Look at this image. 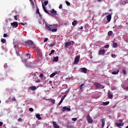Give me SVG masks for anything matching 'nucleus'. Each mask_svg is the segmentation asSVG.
Returning <instances> with one entry per match:
<instances>
[{
	"instance_id": "obj_37",
	"label": "nucleus",
	"mask_w": 128,
	"mask_h": 128,
	"mask_svg": "<svg viewBox=\"0 0 128 128\" xmlns=\"http://www.w3.org/2000/svg\"><path fill=\"white\" fill-rule=\"evenodd\" d=\"M66 4H67V6L70 5V2H68V1H66Z\"/></svg>"
},
{
	"instance_id": "obj_19",
	"label": "nucleus",
	"mask_w": 128,
	"mask_h": 128,
	"mask_svg": "<svg viewBox=\"0 0 128 128\" xmlns=\"http://www.w3.org/2000/svg\"><path fill=\"white\" fill-rule=\"evenodd\" d=\"M36 118H38V120H42V117H40V114H36Z\"/></svg>"
},
{
	"instance_id": "obj_50",
	"label": "nucleus",
	"mask_w": 128,
	"mask_h": 128,
	"mask_svg": "<svg viewBox=\"0 0 128 128\" xmlns=\"http://www.w3.org/2000/svg\"><path fill=\"white\" fill-rule=\"evenodd\" d=\"M40 78H42L44 77V74H40Z\"/></svg>"
},
{
	"instance_id": "obj_18",
	"label": "nucleus",
	"mask_w": 128,
	"mask_h": 128,
	"mask_svg": "<svg viewBox=\"0 0 128 128\" xmlns=\"http://www.w3.org/2000/svg\"><path fill=\"white\" fill-rule=\"evenodd\" d=\"M72 44V42H65V46L66 48H68V46H70Z\"/></svg>"
},
{
	"instance_id": "obj_29",
	"label": "nucleus",
	"mask_w": 128,
	"mask_h": 128,
	"mask_svg": "<svg viewBox=\"0 0 128 128\" xmlns=\"http://www.w3.org/2000/svg\"><path fill=\"white\" fill-rule=\"evenodd\" d=\"M110 104V102H104L103 106H108Z\"/></svg>"
},
{
	"instance_id": "obj_6",
	"label": "nucleus",
	"mask_w": 128,
	"mask_h": 128,
	"mask_svg": "<svg viewBox=\"0 0 128 128\" xmlns=\"http://www.w3.org/2000/svg\"><path fill=\"white\" fill-rule=\"evenodd\" d=\"M30 54H26L25 56V58L24 59V64H26V60H28V58H30Z\"/></svg>"
},
{
	"instance_id": "obj_26",
	"label": "nucleus",
	"mask_w": 128,
	"mask_h": 128,
	"mask_svg": "<svg viewBox=\"0 0 128 128\" xmlns=\"http://www.w3.org/2000/svg\"><path fill=\"white\" fill-rule=\"evenodd\" d=\"M53 62H58V56L54 57Z\"/></svg>"
},
{
	"instance_id": "obj_23",
	"label": "nucleus",
	"mask_w": 128,
	"mask_h": 128,
	"mask_svg": "<svg viewBox=\"0 0 128 128\" xmlns=\"http://www.w3.org/2000/svg\"><path fill=\"white\" fill-rule=\"evenodd\" d=\"M120 72V70H118L117 71H114L112 72V74H118Z\"/></svg>"
},
{
	"instance_id": "obj_40",
	"label": "nucleus",
	"mask_w": 128,
	"mask_h": 128,
	"mask_svg": "<svg viewBox=\"0 0 128 128\" xmlns=\"http://www.w3.org/2000/svg\"><path fill=\"white\" fill-rule=\"evenodd\" d=\"M112 58H116V54H112Z\"/></svg>"
},
{
	"instance_id": "obj_9",
	"label": "nucleus",
	"mask_w": 128,
	"mask_h": 128,
	"mask_svg": "<svg viewBox=\"0 0 128 128\" xmlns=\"http://www.w3.org/2000/svg\"><path fill=\"white\" fill-rule=\"evenodd\" d=\"M62 112H66V110L67 112H70V108H69L67 106H65L63 107L62 109Z\"/></svg>"
},
{
	"instance_id": "obj_60",
	"label": "nucleus",
	"mask_w": 128,
	"mask_h": 128,
	"mask_svg": "<svg viewBox=\"0 0 128 128\" xmlns=\"http://www.w3.org/2000/svg\"><path fill=\"white\" fill-rule=\"evenodd\" d=\"M63 96L65 98H66V94H64Z\"/></svg>"
},
{
	"instance_id": "obj_62",
	"label": "nucleus",
	"mask_w": 128,
	"mask_h": 128,
	"mask_svg": "<svg viewBox=\"0 0 128 128\" xmlns=\"http://www.w3.org/2000/svg\"><path fill=\"white\" fill-rule=\"evenodd\" d=\"M122 4H126V2H123L122 3Z\"/></svg>"
},
{
	"instance_id": "obj_24",
	"label": "nucleus",
	"mask_w": 128,
	"mask_h": 128,
	"mask_svg": "<svg viewBox=\"0 0 128 128\" xmlns=\"http://www.w3.org/2000/svg\"><path fill=\"white\" fill-rule=\"evenodd\" d=\"M84 84H80V90H82H82H84Z\"/></svg>"
},
{
	"instance_id": "obj_53",
	"label": "nucleus",
	"mask_w": 128,
	"mask_h": 128,
	"mask_svg": "<svg viewBox=\"0 0 128 128\" xmlns=\"http://www.w3.org/2000/svg\"><path fill=\"white\" fill-rule=\"evenodd\" d=\"M4 124V123L2 122H0V126H2Z\"/></svg>"
},
{
	"instance_id": "obj_8",
	"label": "nucleus",
	"mask_w": 128,
	"mask_h": 128,
	"mask_svg": "<svg viewBox=\"0 0 128 128\" xmlns=\"http://www.w3.org/2000/svg\"><path fill=\"white\" fill-rule=\"evenodd\" d=\"M80 56H77L75 59H74V64H77L78 63V62H80Z\"/></svg>"
},
{
	"instance_id": "obj_11",
	"label": "nucleus",
	"mask_w": 128,
	"mask_h": 128,
	"mask_svg": "<svg viewBox=\"0 0 128 128\" xmlns=\"http://www.w3.org/2000/svg\"><path fill=\"white\" fill-rule=\"evenodd\" d=\"M11 26H12L13 28H16L18 26V23L16 22H15L11 23Z\"/></svg>"
},
{
	"instance_id": "obj_54",
	"label": "nucleus",
	"mask_w": 128,
	"mask_h": 128,
	"mask_svg": "<svg viewBox=\"0 0 128 128\" xmlns=\"http://www.w3.org/2000/svg\"><path fill=\"white\" fill-rule=\"evenodd\" d=\"M36 82H40V80H37L36 81Z\"/></svg>"
},
{
	"instance_id": "obj_33",
	"label": "nucleus",
	"mask_w": 128,
	"mask_h": 128,
	"mask_svg": "<svg viewBox=\"0 0 128 128\" xmlns=\"http://www.w3.org/2000/svg\"><path fill=\"white\" fill-rule=\"evenodd\" d=\"M48 1H45L44 2V6H48Z\"/></svg>"
},
{
	"instance_id": "obj_20",
	"label": "nucleus",
	"mask_w": 128,
	"mask_h": 128,
	"mask_svg": "<svg viewBox=\"0 0 128 128\" xmlns=\"http://www.w3.org/2000/svg\"><path fill=\"white\" fill-rule=\"evenodd\" d=\"M102 128H104V124L106 122L105 119L102 118Z\"/></svg>"
},
{
	"instance_id": "obj_10",
	"label": "nucleus",
	"mask_w": 128,
	"mask_h": 128,
	"mask_svg": "<svg viewBox=\"0 0 128 128\" xmlns=\"http://www.w3.org/2000/svg\"><path fill=\"white\" fill-rule=\"evenodd\" d=\"M104 54H106V50L104 49L100 50L98 52V54L101 56H104Z\"/></svg>"
},
{
	"instance_id": "obj_2",
	"label": "nucleus",
	"mask_w": 128,
	"mask_h": 128,
	"mask_svg": "<svg viewBox=\"0 0 128 128\" xmlns=\"http://www.w3.org/2000/svg\"><path fill=\"white\" fill-rule=\"evenodd\" d=\"M26 44H28V46H32L33 50H34V48H36V46L34 44V42L30 40H28V41H26Z\"/></svg>"
},
{
	"instance_id": "obj_36",
	"label": "nucleus",
	"mask_w": 128,
	"mask_h": 128,
	"mask_svg": "<svg viewBox=\"0 0 128 128\" xmlns=\"http://www.w3.org/2000/svg\"><path fill=\"white\" fill-rule=\"evenodd\" d=\"M108 36H112V31H109L108 32Z\"/></svg>"
},
{
	"instance_id": "obj_38",
	"label": "nucleus",
	"mask_w": 128,
	"mask_h": 128,
	"mask_svg": "<svg viewBox=\"0 0 128 128\" xmlns=\"http://www.w3.org/2000/svg\"><path fill=\"white\" fill-rule=\"evenodd\" d=\"M104 48H110V45H105L104 46Z\"/></svg>"
},
{
	"instance_id": "obj_56",
	"label": "nucleus",
	"mask_w": 128,
	"mask_h": 128,
	"mask_svg": "<svg viewBox=\"0 0 128 128\" xmlns=\"http://www.w3.org/2000/svg\"><path fill=\"white\" fill-rule=\"evenodd\" d=\"M49 84H52V81L50 80L49 81Z\"/></svg>"
},
{
	"instance_id": "obj_32",
	"label": "nucleus",
	"mask_w": 128,
	"mask_h": 128,
	"mask_svg": "<svg viewBox=\"0 0 128 128\" xmlns=\"http://www.w3.org/2000/svg\"><path fill=\"white\" fill-rule=\"evenodd\" d=\"M6 42V40L4 38H2L1 40V42H2V44H4V42Z\"/></svg>"
},
{
	"instance_id": "obj_15",
	"label": "nucleus",
	"mask_w": 128,
	"mask_h": 128,
	"mask_svg": "<svg viewBox=\"0 0 128 128\" xmlns=\"http://www.w3.org/2000/svg\"><path fill=\"white\" fill-rule=\"evenodd\" d=\"M108 98H112V93L110 91H108Z\"/></svg>"
},
{
	"instance_id": "obj_16",
	"label": "nucleus",
	"mask_w": 128,
	"mask_h": 128,
	"mask_svg": "<svg viewBox=\"0 0 128 128\" xmlns=\"http://www.w3.org/2000/svg\"><path fill=\"white\" fill-rule=\"evenodd\" d=\"M110 20H112V14H109L108 16H107V20L110 22Z\"/></svg>"
},
{
	"instance_id": "obj_52",
	"label": "nucleus",
	"mask_w": 128,
	"mask_h": 128,
	"mask_svg": "<svg viewBox=\"0 0 128 128\" xmlns=\"http://www.w3.org/2000/svg\"><path fill=\"white\" fill-rule=\"evenodd\" d=\"M54 44H50L49 46H54Z\"/></svg>"
},
{
	"instance_id": "obj_44",
	"label": "nucleus",
	"mask_w": 128,
	"mask_h": 128,
	"mask_svg": "<svg viewBox=\"0 0 128 128\" xmlns=\"http://www.w3.org/2000/svg\"><path fill=\"white\" fill-rule=\"evenodd\" d=\"M14 18L15 20H18V16H14Z\"/></svg>"
},
{
	"instance_id": "obj_39",
	"label": "nucleus",
	"mask_w": 128,
	"mask_h": 128,
	"mask_svg": "<svg viewBox=\"0 0 128 128\" xmlns=\"http://www.w3.org/2000/svg\"><path fill=\"white\" fill-rule=\"evenodd\" d=\"M63 88H68V85L67 84H64L62 86Z\"/></svg>"
},
{
	"instance_id": "obj_17",
	"label": "nucleus",
	"mask_w": 128,
	"mask_h": 128,
	"mask_svg": "<svg viewBox=\"0 0 128 128\" xmlns=\"http://www.w3.org/2000/svg\"><path fill=\"white\" fill-rule=\"evenodd\" d=\"M80 70H82L84 74H86V72H88V69L86 68H80Z\"/></svg>"
},
{
	"instance_id": "obj_7",
	"label": "nucleus",
	"mask_w": 128,
	"mask_h": 128,
	"mask_svg": "<svg viewBox=\"0 0 128 128\" xmlns=\"http://www.w3.org/2000/svg\"><path fill=\"white\" fill-rule=\"evenodd\" d=\"M87 120L89 124H92V118L90 115L87 116Z\"/></svg>"
},
{
	"instance_id": "obj_3",
	"label": "nucleus",
	"mask_w": 128,
	"mask_h": 128,
	"mask_svg": "<svg viewBox=\"0 0 128 128\" xmlns=\"http://www.w3.org/2000/svg\"><path fill=\"white\" fill-rule=\"evenodd\" d=\"M48 14L54 18L56 16H58V13H56V11L54 10V9H52L51 10L49 11Z\"/></svg>"
},
{
	"instance_id": "obj_55",
	"label": "nucleus",
	"mask_w": 128,
	"mask_h": 128,
	"mask_svg": "<svg viewBox=\"0 0 128 128\" xmlns=\"http://www.w3.org/2000/svg\"><path fill=\"white\" fill-rule=\"evenodd\" d=\"M80 30H84V27L82 26H81L80 28Z\"/></svg>"
},
{
	"instance_id": "obj_22",
	"label": "nucleus",
	"mask_w": 128,
	"mask_h": 128,
	"mask_svg": "<svg viewBox=\"0 0 128 128\" xmlns=\"http://www.w3.org/2000/svg\"><path fill=\"white\" fill-rule=\"evenodd\" d=\"M30 90H36V86H32L30 87Z\"/></svg>"
},
{
	"instance_id": "obj_46",
	"label": "nucleus",
	"mask_w": 128,
	"mask_h": 128,
	"mask_svg": "<svg viewBox=\"0 0 128 128\" xmlns=\"http://www.w3.org/2000/svg\"><path fill=\"white\" fill-rule=\"evenodd\" d=\"M40 9H38V8H37L36 10V14H40Z\"/></svg>"
},
{
	"instance_id": "obj_48",
	"label": "nucleus",
	"mask_w": 128,
	"mask_h": 128,
	"mask_svg": "<svg viewBox=\"0 0 128 128\" xmlns=\"http://www.w3.org/2000/svg\"><path fill=\"white\" fill-rule=\"evenodd\" d=\"M76 120H78L77 118H72V120H74V122H76Z\"/></svg>"
},
{
	"instance_id": "obj_59",
	"label": "nucleus",
	"mask_w": 128,
	"mask_h": 128,
	"mask_svg": "<svg viewBox=\"0 0 128 128\" xmlns=\"http://www.w3.org/2000/svg\"><path fill=\"white\" fill-rule=\"evenodd\" d=\"M125 90H128V86H126V88H125Z\"/></svg>"
},
{
	"instance_id": "obj_21",
	"label": "nucleus",
	"mask_w": 128,
	"mask_h": 128,
	"mask_svg": "<svg viewBox=\"0 0 128 128\" xmlns=\"http://www.w3.org/2000/svg\"><path fill=\"white\" fill-rule=\"evenodd\" d=\"M64 96H62L61 98V100L60 102L58 104V106H60V104H62V102H64Z\"/></svg>"
},
{
	"instance_id": "obj_14",
	"label": "nucleus",
	"mask_w": 128,
	"mask_h": 128,
	"mask_svg": "<svg viewBox=\"0 0 128 128\" xmlns=\"http://www.w3.org/2000/svg\"><path fill=\"white\" fill-rule=\"evenodd\" d=\"M42 6L43 8V10H44V12H46V14H50V12H48V10H46V6H44V5L43 4H42Z\"/></svg>"
},
{
	"instance_id": "obj_28",
	"label": "nucleus",
	"mask_w": 128,
	"mask_h": 128,
	"mask_svg": "<svg viewBox=\"0 0 128 128\" xmlns=\"http://www.w3.org/2000/svg\"><path fill=\"white\" fill-rule=\"evenodd\" d=\"M122 72L124 74V76H126V70L123 69L122 70Z\"/></svg>"
},
{
	"instance_id": "obj_41",
	"label": "nucleus",
	"mask_w": 128,
	"mask_h": 128,
	"mask_svg": "<svg viewBox=\"0 0 128 128\" xmlns=\"http://www.w3.org/2000/svg\"><path fill=\"white\" fill-rule=\"evenodd\" d=\"M8 64H4V68H8Z\"/></svg>"
},
{
	"instance_id": "obj_5",
	"label": "nucleus",
	"mask_w": 128,
	"mask_h": 128,
	"mask_svg": "<svg viewBox=\"0 0 128 128\" xmlns=\"http://www.w3.org/2000/svg\"><path fill=\"white\" fill-rule=\"evenodd\" d=\"M124 125V122H122V123L116 122L115 123V126H116L117 128H122V126Z\"/></svg>"
},
{
	"instance_id": "obj_64",
	"label": "nucleus",
	"mask_w": 128,
	"mask_h": 128,
	"mask_svg": "<svg viewBox=\"0 0 128 128\" xmlns=\"http://www.w3.org/2000/svg\"><path fill=\"white\" fill-rule=\"evenodd\" d=\"M34 76H36V73H34Z\"/></svg>"
},
{
	"instance_id": "obj_58",
	"label": "nucleus",
	"mask_w": 128,
	"mask_h": 128,
	"mask_svg": "<svg viewBox=\"0 0 128 128\" xmlns=\"http://www.w3.org/2000/svg\"><path fill=\"white\" fill-rule=\"evenodd\" d=\"M12 100H16L15 97H14V98H12Z\"/></svg>"
},
{
	"instance_id": "obj_4",
	"label": "nucleus",
	"mask_w": 128,
	"mask_h": 128,
	"mask_svg": "<svg viewBox=\"0 0 128 128\" xmlns=\"http://www.w3.org/2000/svg\"><path fill=\"white\" fill-rule=\"evenodd\" d=\"M94 85L96 86V90H98V88H104V86L100 83L95 82Z\"/></svg>"
},
{
	"instance_id": "obj_49",
	"label": "nucleus",
	"mask_w": 128,
	"mask_h": 128,
	"mask_svg": "<svg viewBox=\"0 0 128 128\" xmlns=\"http://www.w3.org/2000/svg\"><path fill=\"white\" fill-rule=\"evenodd\" d=\"M48 40V38H46L45 40H44V42H46Z\"/></svg>"
},
{
	"instance_id": "obj_45",
	"label": "nucleus",
	"mask_w": 128,
	"mask_h": 128,
	"mask_svg": "<svg viewBox=\"0 0 128 128\" xmlns=\"http://www.w3.org/2000/svg\"><path fill=\"white\" fill-rule=\"evenodd\" d=\"M18 122H22V118H18Z\"/></svg>"
},
{
	"instance_id": "obj_12",
	"label": "nucleus",
	"mask_w": 128,
	"mask_h": 128,
	"mask_svg": "<svg viewBox=\"0 0 128 128\" xmlns=\"http://www.w3.org/2000/svg\"><path fill=\"white\" fill-rule=\"evenodd\" d=\"M52 124L54 128H60V126H58V124H56V122L54 121L52 122Z\"/></svg>"
},
{
	"instance_id": "obj_1",
	"label": "nucleus",
	"mask_w": 128,
	"mask_h": 128,
	"mask_svg": "<svg viewBox=\"0 0 128 128\" xmlns=\"http://www.w3.org/2000/svg\"><path fill=\"white\" fill-rule=\"evenodd\" d=\"M55 26L54 25H49L46 26V28L48 30L49 32H55L58 30L57 28H54Z\"/></svg>"
},
{
	"instance_id": "obj_27",
	"label": "nucleus",
	"mask_w": 128,
	"mask_h": 128,
	"mask_svg": "<svg viewBox=\"0 0 128 128\" xmlns=\"http://www.w3.org/2000/svg\"><path fill=\"white\" fill-rule=\"evenodd\" d=\"M33 8H34V1H31V2H30Z\"/></svg>"
},
{
	"instance_id": "obj_25",
	"label": "nucleus",
	"mask_w": 128,
	"mask_h": 128,
	"mask_svg": "<svg viewBox=\"0 0 128 128\" xmlns=\"http://www.w3.org/2000/svg\"><path fill=\"white\" fill-rule=\"evenodd\" d=\"M78 22V21L76 20H74V22H72V25L74 26H76V24Z\"/></svg>"
},
{
	"instance_id": "obj_63",
	"label": "nucleus",
	"mask_w": 128,
	"mask_h": 128,
	"mask_svg": "<svg viewBox=\"0 0 128 128\" xmlns=\"http://www.w3.org/2000/svg\"><path fill=\"white\" fill-rule=\"evenodd\" d=\"M98 2H102V0H97Z\"/></svg>"
},
{
	"instance_id": "obj_61",
	"label": "nucleus",
	"mask_w": 128,
	"mask_h": 128,
	"mask_svg": "<svg viewBox=\"0 0 128 128\" xmlns=\"http://www.w3.org/2000/svg\"><path fill=\"white\" fill-rule=\"evenodd\" d=\"M68 92H69V91L66 90V91L65 92V94H68Z\"/></svg>"
},
{
	"instance_id": "obj_43",
	"label": "nucleus",
	"mask_w": 128,
	"mask_h": 128,
	"mask_svg": "<svg viewBox=\"0 0 128 128\" xmlns=\"http://www.w3.org/2000/svg\"><path fill=\"white\" fill-rule=\"evenodd\" d=\"M60 10H62V4H60L59 6Z\"/></svg>"
},
{
	"instance_id": "obj_47",
	"label": "nucleus",
	"mask_w": 128,
	"mask_h": 128,
	"mask_svg": "<svg viewBox=\"0 0 128 128\" xmlns=\"http://www.w3.org/2000/svg\"><path fill=\"white\" fill-rule=\"evenodd\" d=\"M122 122H124V120L120 119L119 120V123H122Z\"/></svg>"
},
{
	"instance_id": "obj_57",
	"label": "nucleus",
	"mask_w": 128,
	"mask_h": 128,
	"mask_svg": "<svg viewBox=\"0 0 128 128\" xmlns=\"http://www.w3.org/2000/svg\"><path fill=\"white\" fill-rule=\"evenodd\" d=\"M38 14L39 15L40 18H42V14H40V13Z\"/></svg>"
},
{
	"instance_id": "obj_51",
	"label": "nucleus",
	"mask_w": 128,
	"mask_h": 128,
	"mask_svg": "<svg viewBox=\"0 0 128 128\" xmlns=\"http://www.w3.org/2000/svg\"><path fill=\"white\" fill-rule=\"evenodd\" d=\"M6 36H8V34H4V38H6Z\"/></svg>"
},
{
	"instance_id": "obj_31",
	"label": "nucleus",
	"mask_w": 128,
	"mask_h": 128,
	"mask_svg": "<svg viewBox=\"0 0 128 128\" xmlns=\"http://www.w3.org/2000/svg\"><path fill=\"white\" fill-rule=\"evenodd\" d=\"M113 46H114V48H117L118 47V43H116V42L113 43Z\"/></svg>"
},
{
	"instance_id": "obj_13",
	"label": "nucleus",
	"mask_w": 128,
	"mask_h": 128,
	"mask_svg": "<svg viewBox=\"0 0 128 128\" xmlns=\"http://www.w3.org/2000/svg\"><path fill=\"white\" fill-rule=\"evenodd\" d=\"M56 74H58V72H53L52 74L50 75V78H54V76H56Z\"/></svg>"
},
{
	"instance_id": "obj_30",
	"label": "nucleus",
	"mask_w": 128,
	"mask_h": 128,
	"mask_svg": "<svg viewBox=\"0 0 128 128\" xmlns=\"http://www.w3.org/2000/svg\"><path fill=\"white\" fill-rule=\"evenodd\" d=\"M54 52H56V50H52L50 52V54H49V56H52V54H54Z\"/></svg>"
},
{
	"instance_id": "obj_42",
	"label": "nucleus",
	"mask_w": 128,
	"mask_h": 128,
	"mask_svg": "<svg viewBox=\"0 0 128 128\" xmlns=\"http://www.w3.org/2000/svg\"><path fill=\"white\" fill-rule=\"evenodd\" d=\"M29 110L30 112H34V108H30Z\"/></svg>"
},
{
	"instance_id": "obj_34",
	"label": "nucleus",
	"mask_w": 128,
	"mask_h": 128,
	"mask_svg": "<svg viewBox=\"0 0 128 128\" xmlns=\"http://www.w3.org/2000/svg\"><path fill=\"white\" fill-rule=\"evenodd\" d=\"M16 54L18 56H20V50H18V49L16 50Z\"/></svg>"
},
{
	"instance_id": "obj_35",
	"label": "nucleus",
	"mask_w": 128,
	"mask_h": 128,
	"mask_svg": "<svg viewBox=\"0 0 128 128\" xmlns=\"http://www.w3.org/2000/svg\"><path fill=\"white\" fill-rule=\"evenodd\" d=\"M50 102H52V104H54V102H56V100H55L50 99Z\"/></svg>"
}]
</instances>
